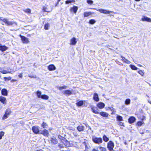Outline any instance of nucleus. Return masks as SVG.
I'll use <instances>...</instances> for the list:
<instances>
[{
  "mask_svg": "<svg viewBox=\"0 0 151 151\" xmlns=\"http://www.w3.org/2000/svg\"><path fill=\"white\" fill-rule=\"evenodd\" d=\"M0 20L4 22L5 24L8 26H12L14 24L17 25L16 23L14 22H10L9 21L8 19L6 18H0Z\"/></svg>",
  "mask_w": 151,
  "mask_h": 151,
  "instance_id": "obj_1",
  "label": "nucleus"
},
{
  "mask_svg": "<svg viewBox=\"0 0 151 151\" xmlns=\"http://www.w3.org/2000/svg\"><path fill=\"white\" fill-rule=\"evenodd\" d=\"M40 127L37 125H35L32 127V130L35 134H40L41 130L40 129Z\"/></svg>",
  "mask_w": 151,
  "mask_h": 151,
  "instance_id": "obj_2",
  "label": "nucleus"
},
{
  "mask_svg": "<svg viewBox=\"0 0 151 151\" xmlns=\"http://www.w3.org/2000/svg\"><path fill=\"white\" fill-rule=\"evenodd\" d=\"M92 140L95 144H99L103 142V139L101 137H93L92 138Z\"/></svg>",
  "mask_w": 151,
  "mask_h": 151,
  "instance_id": "obj_3",
  "label": "nucleus"
},
{
  "mask_svg": "<svg viewBox=\"0 0 151 151\" xmlns=\"http://www.w3.org/2000/svg\"><path fill=\"white\" fill-rule=\"evenodd\" d=\"M114 146V143L111 141H110L107 143V148L109 151H115L113 150Z\"/></svg>",
  "mask_w": 151,
  "mask_h": 151,
  "instance_id": "obj_4",
  "label": "nucleus"
},
{
  "mask_svg": "<svg viewBox=\"0 0 151 151\" xmlns=\"http://www.w3.org/2000/svg\"><path fill=\"white\" fill-rule=\"evenodd\" d=\"M91 9H95L97 11L99 12L100 13H104L105 14H110L111 13H114V12L113 11H110L108 10H107L106 9H97L96 8H91Z\"/></svg>",
  "mask_w": 151,
  "mask_h": 151,
  "instance_id": "obj_5",
  "label": "nucleus"
},
{
  "mask_svg": "<svg viewBox=\"0 0 151 151\" xmlns=\"http://www.w3.org/2000/svg\"><path fill=\"white\" fill-rule=\"evenodd\" d=\"M77 102L76 103V105L78 107L85 106L86 101L85 100H80L79 99H77L76 100Z\"/></svg>",
  "mask_w": 151,
  "mask_h": 151,
  "instance_id": "obj_6",
  "label": "nucleus"
},
{
  "mask_svg": "<svg viewBox=\"0 0 151 151\" xmlns=\"http://www.w3.org/2000/svg\"><path fill=\"white\" fill-rule=\"evenodd\" d=\"M19 36L21 38V40L23 43L27 44L29 42L28 39L25 36L22 35H20Z\"/></svg>",
  "mask_w": 151,
  "mask_h": 151,
  "instance_id": "obj_7",
  "label": "nucleus"
},
{
  "mask_svg": "<svg viewBox=\"0 0 151 151\" xmlns=\"http://www.w3.org/2000/svg\"><path fill=\"white\" fill-rule=\"evenodd\" d=\"M73 90L71 89V90L69 89L65 90L63 91V94L66 96H69L73 94Z\"/></svg>",
  "mask_w": 151,
  "mask_h": 151,
  "instance_id": "obj_8",
  "label": "nucleus"
},
{
  "mask_svg": "<svg viewBox=\"0 0 151 151\" xmlns=\"http://www.w3.org/2000/svg\"><path fill=\"white\" fill-rule=\"evenodd\" d=\"M50 143L52 145H55L57 144L58 141L56 138L54 136H52L50 139Z\"/></svg>",
  "mask_w": 151,
  "mask_h": 151,
  "instance_id": "obj_9",
  "label": "nucleus"
},
{
  "mask_svg": "<svg viewBox=\"0 0 151 151\" xmlns=\"http://www.w3.org/2000/svg\"><path fill=\"white\" fill-rule=\"evenodd\" d=\"M40 134H42L44 136L47 137L49 134V132L46 129H44L42 130H41Z\"/></svg>",
  "mask_w": 151,
  "mask_h": 151,
  "instance_id": "obj_10",
  "label": "nucleus"
},
{
  "mask_svg": "<svg viewBox=\"0 0 151 151\" xmlns=\"http://www.w3.org/2000/svg\"><path fill=\"white\" fill-rule=\"evenodd\" d=\"M61 142L66 147H69L70 144L69 142L64 137L61 140Z\"/></svg>",
  "mask_w": 151,
  "mask_h": 151,
  "instance_id": "obj_11",
  "label": "nucleus"
},
{
  "mask_svg": "<svg viewBox=\"0 0 151 151\" xmlns=\"http://www.w3.org/2000/svg\"><path fill=\"white\" fill-rule=\"evenodd\" d=\"M136 120V118L133 116H130L128 119V122L129 124H132Z\"/></svg>",
  "mask_w": 151,
  "mask_h": 151,
  "instance_id": "obj_12",
  "label": "nucleus"
},
{
  "mask_svg": "<svg viewBox=\"0 0 151 151\" xmlns=\"http://www.w3.org/2000/svg\"><path fill=\"white\" fill-rule=\"evenodd\" d=\"M78 8L77 6H73L70 9V12H73L75 14H76L78 10Z\"/></svg>",
  "mask_w": 151,
  "mask_h": 151,
  "instance_id": "obj_13",
  "label": "nucleus"
},
{
  "mask_svg": "<svg viewBox=\"0 0 151 151\" xmlns=\"http://www.w3.org/2000/svg\"><path fill=\"white\" fill-rule=\"evenodd\" d=\"M47 69L50 71H52L55 70L56 67L54 65L51 64L48 66Z\"/></svg>",
  "mask_w": 151,
  "mask_h": 151,
  "instance_id": "obj_14",
  "label": "nucleus"
},
{
  "mask_svg": "<svg viewBox=\"0 0 151 151\" xmlns=\"http://www.w3.org/2000/svg\"><path fill=\"white\" fill-rule=\"evenodd\" d=\"M93 99L94 101L98 102L99 101V98L98 94L96 93H95L93 94Z\"/></svg>",
  "mask_w": 151,
  "mask_h": 151,
  "instance_id": "obj_15",
  "label": "nucleus"
},
{
  "mask_svg": "<svg viewBox=\"0 0 151 151\" xmlns=\"http://www.w3.org/2000/svg\"><path fill=\"white\" fill-rule=\"evenodd\" d=\"M0 101L3 104L5 105L6 104L7 102V100L6 98L2 96H0Z\"/></svg>",
  "mask_w": 151,
  "mask_h": 151,
  "instance_id": "obj_16",
  "label": "nucleus"
},
{
  "mask_svg": "<svg viewBox=\"0 0 151 151\" xmlns=\"http://www.w3.org/2000/svg\"><path fill=\"white\" fill-rule=\"evenodd\" d=\"M142 21H146L148 22H151V19L145 16H143L141 18Z\"/></svg>",
  "mask_w": 151,
  "mask_h": 151,
  "instance_id": "obj_17",
  "label": "nucleus"
},
{
  "mask_svg": "<svg viewBox=\"0 0 151 151\" xmlns=\"http://www.w3.org/2000/svg\"><path fill=\"white\" fill-rule=\"evenodd\" d=\"M77 42L76 38L75 37H73L70 40V44L71 45H76Z\"/></svg>",
  "mask_w": 151,
  "mask_h": 151,
  "instance_id": "obj_18",
  "label": "nucleus"
},
{
  "mask_svg": "<svg viewBox=\"0 0 151 151\" xmlns=\"http://www.w3.org/2000/svg\"><path fill=\"white\" fill-rule=\"evenodd\" d=\"M97 107L99 109H102L104 108L105 104L102 102L98 103L96 105Z\"/></svg>",
  "mask_w": 151,
  "mask_h": 151,
  "instance_id": "obj_19",
  "label": "nucleus"
},
{
  "mask_svg": "<svg viewBox=\"0 0 151 151\" xmlns=\"http://www.w3.org/2000/svg\"><path fill=\"white\" fill-rule=\"evenodd\" d=\"M1 94L4 96H7L8 94V91L5 88L2 89L1 91Z\"/></svg>",
  "mask_w": 151,
  "mask_h": 151,
  "instance_id": "obj_20",
  "label": "nucleus"
},
{
  "mask_svg": "<svg viewBox=\"0 0 151 151\" xmlns=\"http://www.w3.org/2000/svg\"><path fill=\"white\" fill-rule=\"evenodd\" d=\"M99 114L101 116L106 118H107L109 116V114L108 113L104 111L99 112Z\"/></svg>",
  "mask_w": 151,
  "mask_h": 151,
  "instance_id": "obj_21",
  "label": "nucleus"
},
{
  "mask_svg": "<svg viewBox=\"0 0 151 151\" xmlns=\"http://www.w3.org/2000/svg\"><path fill=\"white\" fill-rule=\"evenodd\" d=\"M8 47L5 45H2L0 43V50L2 52H3L7 50Z\"/></svg>",
  "mask_w": 151,
  "mask_h": 151,
  "instance_id": "obj_22",
  "label": "nucleus"
},
{
  "mask_svg": "<svg viewBox=\"0 0 151 151\" xmlns=\"http://www.w3.org/2000/svg\"><path fill=\"white\" fill-rule=\"evenodd\" d=\"M90 107L91 108V109L93 112L96 114H99V112L97 111V110H95L94 109L95 108H96V109L97 110L96 107H95V106H94L92 105L90 106Z\"/></svg>",
  "mask_w": 151,
  "mask_h": 151,
  "instance_id": "obj_23",
  "label": "nucleus"
},
{
  "mask_svg": "<svg viewBox=\"0 0 151 151\" xmlns=\"http://www.w3.org/2000/svg\"><path fill=\"white\" fill-rule=\"evenodd\" d=\"M121 57L122 58V60L125 63L128 64H129L131 62L128 60L127 59L125 58L123 56L121 55Z\"/></svg>",
  "mask_w": 151,
  "mask_h": 151,
  "instance_id": "obj_24",
  "label": "nucleus"
},
{
  "mask_svg": "<svg viewBox=\"0 0 151 151\" xmlns=\"http://www.w3.org/2000/svg\"><path fill=\"white\" fill-rule=\"evenodd\" d=\"M84 127L83 126L79 125L77 127V129L79 132H81L84 130Z\"/></svg>",
  "mask_w": 151,
  "mask_h": 151,
  "instance_id": "obj_25",
  "label": "nucleus"
},
{
  "mask_svg": "<svg viewBox=\"0 0 151 151\" xmlns=\"http://www.w3.org/2000/svg\"><path fill=\"white\" fill-rule=\"evenodd\" d=\"M116 120L118 122L122 121L123 120L122 117L119 115H117L116 116Z\"/></svg>",
  "mask_w": 151,
  "mask_h": 151,
  "instance_id": "obj_26",
  "label": "nucleus"
},
{
  "mask_svg": "<svg viewBox=\"0 0 151 151\" xmlns=\"http://www.w3.org/2000/svg\"><path fill=\"white\" fill-rule=\"evenodd\" d=\"M37 97L38 98H41L42 95L41 94V92L40 91H37L36 92Z\"/></svg>",
  "mask_w": 151,
  "mask_h": 151,
  "instance_id": "obj_27",
  "label": "nucleus"
},
{
  "mask_svg": "<svg viewBox=\"0 0 151 151\" xmlns=\"http://www.w3.org/2000/svg\"><path fill=\"white\" fill-rule=\"evenodd\" d=\"M92 14V12H85L83 13V15L84 17H86L91 15Z\"/></svg>",
  "mask_w": 151,
  "mask_h": 151,
  "instance_id": "obj_28",
  "label": "nucleus"
},
{
  "mask_svg": "<svg viewBox=\"0 0 151 151\" xmlns=\"http://www.w3.org/2000/svg\"><path fill=\"white\" fill-rule=\"evenodd\" d=\"M50 27V24L47 22L44 25V28L45 30H47L49 29Z\"/></svg>",
  "mask_w": 151,
  "mask_h": 151,
  "instance_id": "obj_29",
  "label": "nucleus"
},
{
  "mask_svg": "<svg viewBox=\"0 0 151 151\" xmlns=\"http://www.w3.org/2000/svg\"><path fill=\"white\" fill-rule=\"evenodd\" d=\"M102 139L105 142H107L109 140V138L105 134H104L103 136Z\"/></svg>",
  "mask_w": 151,
  "mask_h": 151,
  "instance_id": "obj_30",
  "label": "nucleus"
},
{
  "mask_svg": "<svg viewBox=\"0 0 151 151\" xmlns=\"http://www.w3.org/2000/svg\"><path fill=\"white\" fill-rule=\"evenodd\" d=\"M41 127L43 129L47 128L48 127V125L46 123L43 122L41 124Z\"/></svg>",
  "mask_w": 151,
  "mask_h": 151,
  "instance_id": "obj_31",
  "label": "nucleus"
},
{
  "mask_svg": "<svg viewBox=\"0 0 151 151\" xmlns=\"http://www.w3.org/2000/svg\"><path fill=\"white\" fill-rule=\"evenodd\" d=\"M131 100L129 99H127L125 101L124 103L126 105H129L130 104Z\"/></svg>",
  "mask_w": 151,
  "mask_h": 151,
  "instance_id": "obj_32",
  "label": "nucleus"
},
{
  "mask_svg": "<svg viewBox=\"0 0 151 151\" xmlns=\"http://www.w3.org/2000/svg\"><path fill=\"white\" fill-rule=\"evenodd\" d=\"M11 112L12 111L9 109H7L5 111V113L8 116L10 115Z\"/></svg>",
  "mask_w": 151,
  "mask_h": 151,
  "instance_id": "obj_33",
  "label": "nucleus"
},
{
  "mask_svg": "<svg viewBox=\"0 0 151 151\" xmlns=\"http://www.w3.org/2000/svg\"><path fill=\"white\" fill-rule=\"evenodd\" d=\"M129 67L132 70H137L138 69V68L137 67L132 64H130L129 65Z\"/></svg>",
  "mask_w": 151,
  "mask_h": 151,
  "instance_id": "obj_34",
  "label": "nucleus"
},
{
  "mask_svg": "<svg viewBox=\"0 0 151 151\" xmlns=\"http://www.w3.org/2000/svg\"><path fill=\"white\" fill-rule=\"evenodd\" d=\"M41 99H43L47 100L49 99V96L45 94H43L42 96Z\"/></svg>",
  "mask_w": 151,
  "mask_h": 151,
  "instance_id": "obj_35",
  "label": "nucleus"
},
{
  "mask_svg": "<svg viewBox=\"0 0 151 151\" xmlns=\"http://www.w3.org/2000/svg\"><path fill=\"white\" fill-rule=\"evenodd\" d=\"M108 108L109 109L112 111V112L111 113V114H113L114 113L116 112V110L113 107H108Z\"/></svg>",
  "mask_w": 151,
  "mask_h": 151,
  "instance_id": "obj_36",
  "label": "nucleus"
},
{
  "mask_svg": "<svg viewBox=\"0 0 151 151\" xmlns=\"http://www.w3.org/2000/svg\"><path fill=\"white\" fill-rule=\"evenodd\" d=\"M75 1V0H67L65 1V3L66 4H68L70 3H74Z\"/></svg>",
  "mask_w": 151,
  "mask_h": 151,
  "instance_id": "obj_37",
  "label": "nucleus"
},
{
  "mask_svg": "<svg viewBox=\"0 0 151 151\" xmlns=\"http://www.w3.org/2000/svg\"><path fill=\"white\" fill-rule=\"evenodd\" d=\"M96 22V21L94 19H91L89 20L88 23L91 24H95Z\"/></svg>",
  "mask_w": 151,
  "mask_h": 151,
  "instance_id": "obj_38",
  "label": "nucleus"
},
{
  "mask_svg": "<svg viewBox=\"0 0 151 151\" xmlns=\"http://www.w3.org/2000/svg\"><path fill=\"white\" fill-rule=\"evenodd\" d=\"M144 122L142 121H139L136 123V125L138 126H141L142 124H144Z\"/></svg>",
  "mask_w": 151,
  "mask_h": 151,
  "instance_id": "obj_39",
  "label": "nucleus"
},
{
  "mask_svg": "<svg viewBox=\"0 0 151 151\" xmlns=\"http://www.w3.org/2000/svg\"><path fill=\"white\" fill-rule=\"evenodd\" d=\"M98 148L100 151H107L105 147L100 146Z\"/></svg>",
  "mask_w": 151,
  "mask_h": 151,
  "instance_id": "obj_40",
  "label": "nucleus"
},
{
  "mask_svg": "<svg viewBox=\"0 0 151 151\" xmlns=\"http://www.w3.org/2000/svg\"><path fill=\"white\" fill-rule=\"evenodd\" d=\"M68 88V87L66 86H60L58 87L59 90H61L63 89H66Z\"/></svg>",
  "mask_w": 151,
  "mask_h": 151,
  "instance_id": "obj_41",
  "label": "nucleus"
},
{
  "mask_svg": "<svg viewBox=\"0 0 151 151\" xmlns=\"http://www.w3.org/2000/svg\"><path fill=\"white\" fill-rule=\"evenodd\" d=\"M4 80L6 81H8L9 80H10L11 79V77H4Z\"/></svg>",
  "mask_w": 151,
  "mask_h": 151,
  "instance_id": "obj_42",
  "label": "nucleus"
},
{
  "mask_svg": "<svg viewBox=\"0 0 151 151\" xmlns=\"http://www.w3.org/2000/svg\"><path fill=\"white\" fill-rule=\"evenodd\" d=\"M86 2L89 4L91 5L93 3V1L92 0H87Z\"/></svg>",
  "mask_w": 151,
  "mask_h": 151,
  "instance_id": "obj_43",
  "label": "nucleus"
},
{
  "mask_svg": "<svg viewBox=\"0 0 151 151\" xmlns=\"http://www.w3.org/2000/svg\"><path fill=\"white\" fill-rule=\"evenodd\" d=\"M4 132L3 131H1L0 132V139L2 138V137L4 135Z\"/></svg>",
  "mask_w": 151,
  "mask_h": 151,
  "instance_id": "obj_44",
  "label": "nucleus"
},
{
  "mask_svg": "<svg viewBox=\"0 0 151 151\" xmlns=\"http://www.w3.org/2000/svg\"><path fill=\"white\" fill-rule=\"evenodd\" d=\"M9 116L7 115L5 113L2 117V119L4 120L8 117Z\"/></svg>",
  "mask_w": 151,
  "mask_h": 151,
  "instance_id": "obj_45",
  "label": "nucleus"
},
{
  "mask_svg": "<svg viewBox=\"0 0 151 151\" xmlns=\"http://www.w3.org/2000/svg\"><path fill=\"white\" fill-rule=\"evenodd\" d=\"M24 11L27 13H30L31 12V10L29 8H28L24 10Z\"/></svg>",
  "mask_w": 151,
  "mask_h": 151,
  "instance_id": "obj_46",
  "label": "nucleus"
},
{
  "mask_svg": "<svg viewBox=\"0 0 151 151\" xmlns=\"http://www.w3.org/2000/svg\"><path fill=\"white\" fill-rule=\"evenodd\" d=\"M117 124L119 125L124 127V123L122 122H121V121L118 122Z\"/></svg>",
  "mask_w": 151,
  "mask_h": 151,
  "instance_id": "obj_47",
  "label": "nucleus"
},
{
  "mask_svg": "<svg viewBox=\"0 0 151 151\" xmlns=\"http://www.w3.org/2000/svg\"><path fill=\"white\" fill-rule=\"evenodd\" d=\"M145 116L144 115L141 116L139 118L142 121L145 119Z\"/></svg>",
  "mask_w": 151,
  "mask_h": 151,
  "instance_id": "obj_48",
  "label": "nucleus"
},
{
  "mask_svg": "<svg viewBox=\"0 0 151 151\" xmlns=\"http://www.w3.org/2000/svg\"><path fill=\"white\" fill-rule=\"evenodd\" d=\"M138 73L139 74L142 76H143L144 74V73L141 70H140L138 71Z\"/></svg>",
  "mask_w": 151,
  "mask_h": 151,
  "instance_id": "obj_49",
  "label": "nucleus"
},
{
  "mask_svg": "<svg viewBox=\"0 0 151 151\" xmlns=\"http://www.w3.org/2000/svg\"><path fill=\"white\" fill-rule=\"evenodd\" d=\"M0 72L3 74H6L8 73L6 70H1V71L0 70Z\"/></svg>",
  "mask_w": 151,
  "mask_h": 151,
  "instance_id": "obj_50",
  "label": "nucleus"
},
{
  "mask_svg": "<svg viewBox=\"0 0 151 151\" xmlns=\"http://www.w3.org/2000/svg\"><path fill=\"white\" fill-rule=\"evenodd\" d=\"M28 77L31 78H37V76H32L30 75H28Z\"/></svg>",
  "mask_w": 151,
  "mask_h": 151,
  "instance_id": "obj_51",
  "label": "nucleus"
},
{
  "mask_svg": "<svg viewBox=\"0 0 151 151\" xmlns=\"http://www.w3.org/2000/svg\"><path fill=\"white\" fill-rule=\"evenodd\" d=\"M115 62L117 64L120 65H123V64L119 62L118 60H116Z\"/></svg>",
  "mask_w": 151,
  "mask_h": 151,
  "instance_id": "obj_52",
  "label": "nucleus"
},
{
  "mask_svg": "<svg viewBox=\"0 0 151 151\" xmlns=\"http://www.w3.org/2000/svg\"><path fill=\"white\" fill-rule=\"evenodd\" d=\"M58 137L60 140H61L64 137H63L60 135H59L58 136Z\"/></svg>",
  "mask_w": 151,
  "mask_h": 151,
  "instance_id": "obj_53",
  "label": "nucleus"
},
{
  "mask_svg": "<svg viewBox=\"0 0 151 151\" xmlns=\"http://www.w3.org/2000/svg\"><path fill=\"white\" fill-rule=\"evenodd\" d=\"M22 74L23 73H20L19 75H18V76L20 78H22V76H22Z\"/></svg>",
  "mask_w": 151,
  "mask_h": 151,
  "instance_id": "obj_54",
  "label": "nucleus"
},
{
  "mask_svg": "<svg viewBox=\"0 0 151 151\" xmlns=\"http://www.w3.org/2000/svg\"><path fill=\"white\" fill-rule=\"evenodd\" d=\"M58 146L60 148H63V145L62 144H59Z\"/></svg>",
  "mask_w": 151,
  "mask_h": 151,
  "instance_id": "obj_55",
  "label": "nucleus"
},
{
  "mask_svg": "<svg viewBox=\"0 0 151 151\" xmlns=\"http://www.w3.org/2000/svg\"><path fill=\"white\" fill-rule=\"evenodd\" d=\"M92 151H99L98 150H96V149L95 148H93L92 150Z\"/></svg>",
  "mask_w": 151,
  "mask_h": 151,
  "instance_id": "obj_56",
  "label": "nucleus"
},
{
  "mask_svg": "<svg viewBox=\"0 0 151 151\" xmlns=\"http://www.w3.org/2000/svg\"><path fill=\"white\" fill-rule=\"evenodd\" d=\"M86 126L87 127H88V129H91V127H90V126H89L87 124L86 125Z\"/></svg>",
  "mask_w": 151,
  "mask_h": 151,
  "instance_id": "obj_57",
  "label": "nucleus"
},
{
  "mask_svg": "<svg viewBox=\"0 0 151 151\" xmlns=\"http://www.w3.org/2000/svg\"><path fill=\"white\" fill-rule=\"evenodd\" d=\"M59 2H58V1H57V3L55 5V6H57L59 4Z\"/></svg>",
  "mask_w": 151,
  "mask_h": 151,
  "instance_id": "obj_58",
  "label": "nucleus"
},
{
  "mask_svg": "<svg viewBox=\"0 0 151 151\" xmlns=\"http://www.w3.org/2000/svg\"><path fill=\"white\" fill-rule=\"evenodd\" d=\"M16 81L17 80L15 79H12L11 80V82H15V81Z\"/></svg>",
  "mask_w": 151,
  "mask_h": 151,
  "instance_id": "obj_59",
  "label": "nucleus"
},
{
  "mask_svg": "<svg viewBox=\"0 0 151 151\" xmlns=\"http://www.w3.org/2000/svg\"><path fill=\"white\" fill-rule=\"evenodd\" d=\"M124 144L125 145H127V141L126 140H125L124 142Z\"/></svg>",
  "mask_w": 151,
  "mask_h": 151,
  "instance_id": "obj_60",
  "label": "nucleus"
},
{
  "mask_svg": "<svg viewBox=\"0 0 151 151\" xmlns=\"http://www.w3.org/2000/svg\"><path fill=\"white\" fill-rule=\"evenodd\" d=\"M148 102L151 104V101L150 100H148Z\"/></svg>",
  "mask_w": 151,
  "mask_h": 151,
  "instance_id": "obj_61",
  "label": "nucleus"
},
{
  "mask_svg": "<svg viewBox=\"0 0 151 151\" xmlns=\"http://www.w3.org/2000/svg\"><path fill=\"white\" fill-rule=\"evenodd\" d=\"M52 128H50L49 129V130H52Z\"/></svg>",
  "mask_w": 151,
  "mask_h": 151,
  "instance_id": "obj_62",
  "label": "nucleus"
},
{
  "mask_svg": "<svg viewBox=\"0 0 151 151\" xmlns=\"http://www.w3.org/2000/svg\"><path fill=\"white\" fill-rule=\"evenodd\" d=\"M43 150H37L36 151H43Z\"/></svg>",
  "mask_w": 151,
  "mask_h": 151,
  "instance_id": "obj_63",
  "label": "nucleus"
},
{
  "mask_svg": "<svg viewBox=\"0 0 151 151\" xmlns=\"http://www.w3.org/2000/svg\"><path fill=\"white\" fill-rule=\"evenodd\" d=\"M134 0L136 1H140V0Z\"/></svg>",
  "mask_w": 151,
  "mask_h": 151,
  "instance_id": "obj_64",
  "label": "nucleus"
}]
</instances>
